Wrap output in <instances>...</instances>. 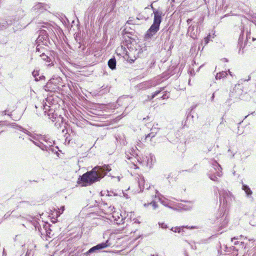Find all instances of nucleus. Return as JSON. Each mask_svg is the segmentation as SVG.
I'll list each match as a JSON object with an SVG mask.
<instances>
[{
	"label": "nucleus",
	"mask_w": 256,
	"mask_h": 256,
	"mask_svg": "<svg viewBox=\"0 0 256 256\" xmlns=\"http://www.w3.org/2000/svg\"><path fill=\"white\" fill-rule=\"evenodd\" d=\"M110 170L111 168L108 165L96 166L92 170L80 176L78 180V184L82 186H91L93 184L100 181L106 175L108 172Z\"/></svg>",
	"instance_id": "obj_1"
},
{
	"label": "nucleus",
	"mask_w": 256,
	"mask_h": 256,
	"mask_svg": "<svg viewBox=\"0 0 256 256\" xmlns=\"http://www.w3.org/2000/svg\"><path fill=\"white\" fill-rule=\"evenodd\" d=\"M127 48L128 50L125 48L123 49V56L131 64L134 62L137 58L140 57L143 52L142 48L136 42L128 44Z\"/></svg>",
	"instance_id": "obj_2"
},
{
	"label": "nucleus",
	"mask_w": 256,
	"mask_h": 256,
	"mask_svg": "<svg viewBox=\"0 0 256 256\" xmlns=\"http://www.w3.org/2000/svg\"><path fill=\"white\" fill-rule=\"evenodd\" d=\"M30 141L36 146L39 147L42 150L48 152H54L55 151L53 148L54 141L48 136L44 135L42 136H41V141L38 142H34V140H30Z\"/></svg>",
	"instance_id": "obj_3"
},
{
	"label": "nucleus",
	"mask_w": 256,
	"mask_h": 256,
	"mask_svg": "<svg viewBox=\"0 0 256 256\" xmlns=\"http://www.w3.org/2000/svg\"><path fill=\"white\" fill-rule=\"evenodd\" d=\"M212 168L216 171L215 173L213 172L212 170H210L208 176V178L216 182H218V178L217 176L221 177L222 174V168L220 164L215 160H212L211 162Z\"/></svg>",
	"instance_id": "obj_4"
},
{
	"label": "nucleus",
	"mask_w": 256,
	"mask_h": 256,
	"mask_svg": "<svg viewBox=\"0 0 256 256\" xmlns=\"http://www.w3.org/2000/svg\"><path fill=\"white\" fill-rule=\"evenodd\" d=\"M220 202H223L224 204L230 203L233 198L232 194L227 190H222L218 191Z\"/></svg>",
	"instance_id": "obj_5"
},
{
	"label": "nucleus",
	"mask_w": 256,
	"mask_h": 256,
	"mask_svg": "<svg viewBox=\"0 0 256 256\" xmlns=\"http://www.w3.org/2000/svg\"><path fill=\"white\" fill-rule=\"evenodd\" d=\"M48 116L52 122H56L55 125L58 128H60L64 124V118L61 116H58L56 114H54L51 110H49Z\"/></svg>",
	"instance_id": "obj_6"
},
{
	"label": "nucleus",
	"mask_w": 256,
	"mask_h": 256,
	"mask_svg": "<svg viewBox=\"0 0 256 256\" xmlns=\"http://www.w3.org/2000/svg\"><path fill=\"white\" fill-rule=\"evenodd\" d=\"M110 245L108 240H107L105 242H101L92 246L86 252V254L87 255H90L92 253H98L100 250L109 246Z\"/></svg>",
	"instance_id": "obj_7"
},
{
	"label": "nucleus",
	"mask_w": 256,
	"mask_h": 256,
	"mask_svg": "<svg viewBox=\"0 0 256 256\" xmlns=\"http://www.w3.org/2000/svg\"><path fill=\"white\" fill-rule=\"evenodd\" d=\"M36 44H41L42 46H48L50 40L47 32L44 30H40L38 36L36 40Z\"/></svg>",
	"instance_id": "obj_8"
},
{
	"label": "nucleus",
	"mask_w": 256,
	"mask_h": 256,
	"mask_svg": "<svg viewBox=\"0 0 256 256\" xmlns=\"http://www.w3.org/2000/svg\"><path fill=\"white\" fill-rule=\"evenodd\" d=\"M20 18H8L6 20L0 22V30H3L9 26L14 24L16 22H18Z\"/></svg>",
	"instance_id": "obj_9"
},
{
	"label": "nucleus",
	"mask_w": 256,
	"mask_h": 256,
	"mask_svg": "<svg viewBox=\"0 0 256 256\" xmlns=\"http://www.w3.org/2000/svg\"><path fill=\"white\" fill-rule=\"evenodd\" d=\"M50 8L48 4L42 2H38L32 8V10L42 12L44 10H47Z\"/></svg>",
	"instance_id": "obj_10"
},
{
	"label": "nucleus",
	"mask_w": 256,
	"mask_h": 256,
	"mask_svg": "<svg viewBox=\"0 0 256 256\" xmlns=\"http://www.w3.org/2000/svg\"><path fill=\"white\" fill-rule=\"evenodd\" d=\"M160 29V26L152 24L145 35L146 39L150 38Z\"/></svg>",
	"instance_id": "obj_11"
},
{
	"label": "nucleus",
	"mask_w": 256,
	"mask_h": 256,
	"mask_svg": "<svg viewBox=\"0 0 256 256\" xmlns=\"http://www.w3.org/2000/svg\"><path fill=\"white\" fill-rule=\"evenodd\" d=\"M150 6H151L152 8V10L154 11V14L153 24H156V25L160 26V24L162 22V12L158 10H156L154 8L152 4H150Z\"/></svg>",
	"instance_id": "obj_12"
},
{
	"label": "nucleus",
	"mask_w": 256,
	"mask_h": 256,
	"mask_svg": "<svg viewBox=\"0 0 256 256\" xmlns=\"http://www.w3.org/2000/svg\"><path fill=\"white\" fill-rule=\"evenodd\" d=\"M156 194H158V200L160 202V203L162 204H163L165 206L168 207L170 208H172V206H169V203H168V200H163L162 198L164 196L161 194H158V192L157 190H156ZM156 197H157V196H156Z\"/></svg>",
	"instance_id": "obj_13"
},
{
	"label": "nucleus",
	"mask_w": 256,
	"mask_h": 256,
	"mask_svg": "<svg viewBox=\"0 0 256 256\" xmlns=\"http://www.w3.org/2000/svg\"><path fill=\"white\" fill-rule=\"evenodd\" d=\"M216 218L218 220V222H220L223 219L224 220V223L222 226H224L228 222V221L226 220V216H225L224 214H223V210H220V212L216 214Z\"/></svg>",
	"instance_id": "obj_14"
},
{
	"label": "nucleus",
	"mask_w": 256,
	"mask_h": 256,
	"mask_svg": "<svg viewBox=\"0 0 256 256\" xmlns=\"http://www.w3.org/2000/svg\"><path fill=\"white\" fill-rule=\"evenodd\" d=\"M194 26H190L188 30V34L190 35V36L194 39L196 38L197 35V29L195 30Z\"/></svg>",
	"instance_id": "obj_15"
},
{
	"label": "nucleus",
	"mask_w": 256,
	"mask_h": 256,
	"mask_svg": "<svg viewBox=\"0 0 256 256\" xmlns=\"http://www.w3.org/2000/svg\"><path fill=\"white\" fill-rule=\"evenodd\" d=\"M108 67L112 70L116 68V62L114 57L109 60L108 62Z\"/></svg>",
	"instance_id": "obj_16"
},
{
	"label": "nucleus",
	"mask_w": 256,
	"mask_h": 256,
	"mask_svg": "<svg viewBox=\"0 0 256 256\" xmlns=\"http://www.w3.org/2000/svg\"><path fill=\"white\" fill-rule=\"evenodd\" d=\"M188 204H180L178 208L185 210H190L192 208V206L190 202H188Z\"/></svg>",
	"instance_id": "obj_17"
},
{
	"label": "nucleus",
	"mask_w": 256,
	"mask_h": 256,
	"mask_svg": "<svg viewBox=\"0 0 256 256\" xmlns=\"http://www.w3.org/2000/svg\"><path fill=\"white\" fill-rule=\"evenodd\" d=\"M28 136L30 137L29 139L30 140H35V142H38L39 141H41V136H43L42 134H32L31 132H29V134H28Z\"/></svg>",
	"instance_id": "obj_18"
},
{
	"label": "nucleus",
	"mask_w": 256,
	"mask_h": 256,
	"mask_svg": "<svg viewBox=\"0 0 256 256\" xmlns=\"http://www.w3.org/2000/svg\"><path fill=\"white\" fill-rule=\"evenodd\" d=\"M242 190L245 192L246 194L248 197H250L252 196V192L249 186L248 185L246 184H242Z\"/></svg>",
	"instance_id": "obj_19"
},
{
	"label": "nucleus",
	"mask_w": 256,
	"mask_h": 256,
	"mask_svg": "<svg viewBox=\"0 0 256 256\" xmlns=\"http://www.w3.org/2000/svg\"><path fill=\"white\" fill-rule=\"evenodd\" d=\"M137 178L138 179V184L139 187L140 189L144 188V184L145 182L144 178L143 176H138L137 177Z\"/></svg>",
	"instance_id": "obj_20"
},
{
	"label": "nucleus",
	"mask_w": 256,
	"mask_h": 256,
	"mask_svg": "<svg viewBox=\"0 0 256 256\" xmlns=\"http://www.w3.org/2000/svg\"><path fill=\"white\" fill-rule=\"evenodd\" d=\"M114 220L118 224H123L124 222L125 218H124L122 215H120V216H118L117 218L114 216Z\"/></svg>",
	"instance_id": "obj_21"
},
{
	"label": "nucleus",
	"mask_w": 256,
	"mask_h": 256,
	"mask_svg": "<svg viewBox=\"0 0 256 256\" xmlns=\"http://www.w3.org/2000/svg\"><path fill=\"white\" fill-rule=\"evenodd\" d=\"M227 74H228L226 72L222 71V72L218 73L216 74V80H218V79L220 80L221 78L226 77Z\"/></svg>",
	"instance_id": "obj_22"
},
{
	"label": "nucleus",
	"mask_w": 256,
	"mask_h": 256,
	"mask_svg": "<svg viewBox=\"0 0 256 256\" xmlns=\"http://www.w3.org/2000/svg\"><path fill=\"white\" fill-rule=\"evenodd\" d=\"M44 228L47 235L51 234V229L50 228V224L48 223H45L44 224Z\"/></svg>",
	"instance_id": "obj_23"
},
{
	"label": "nucleus",
	"mask_w": 256,
	"mask_h": 256,
	"mask_svg": "<svg viewBox=\"0 0 256 256\" xmlns=\"http://www.w3.org/2000/svg\"><path fill=\"white\" fill-rule=\"evenodd\" d=\"M16 129L18 130L21 131L26 134H29V131L24 128L18 125Z\"/></svg>",
	"instance_id": "obj_24"
},
{
	"label": "nucleus",
	"mask_w": 256,
	"mask_h": 256,
	"mask_svg": "<svg viewBox=\"0 0 256 256\" xmlns=\"http://www.w3.org/2000/svg\"><path fill=\"white\" fill-rule=\"evenodd\" d=\"M136 148H132L129 151H128L127 152H128L131 156H137L138 154L136 152V150H138L137 148L136 147Z\"/></svg>",
	"instance_id": "obj_25"
},
{
	"label": "nucleus",
	"mask_w": 256,
	"mask_h": 256,
	"mask_svg": "<svg viewBox=\"0 0 256 256\" xmlns=\"http://www.w3.org/2000/svg\"><path fill=\"white\" fill-rule=\"evenodd\" d=\"M148 204H150V205H151V206H152V209H153L154 210H156V209H157V208H158V204H156V202L155 201H154V200L152 201V202H150V203H148Z\"/></svg>",
	"instance_id": "obj_26"
},
{
	"label": "nucleus",
	"mask_w": 256,
	"mask_h": 256,
	"mask_svg": "<svg viewBox=\"0 0 256 256\" xmlns=\"http://www.w3.org/2000/svg\"><path fill=\"white\" fill-rule=\"evenodd\" d=\"M164 90V88H161L159 90L156 91L152 96L151 99L154 98L156 96H158L162 90Z\"/></svg>",
	"instance_id": "obj_27"
},
{
	"label": "nucleus",
	"mask_w": 256,
	"mask_h": 256,
	"mask_svg": "<svg viewBox=\"0 0 256 256\" xmlns=\"http://www.w3.org/2000/svg\"><path fill=\"white\" fill-rule=\"evenodd\" d=\"M184 226H182V228H180V227H178V226H176V227H172L171 228L170 230L174 232H180V230H181V228H183Z\"/></svg>",
	"instance_id": "obj_28"
},
{
	"label": "nucleus",
	"mask_w": 256,
	"mask_h": 256,
	"mask_svg": "<svg viewBox=\"0 0 256 256\" xmlns=\"http://www.w3.org/2000/svg\"><path fill=\"white\" fill-rule=\"evenodd\" d=\"M37 44V46L36 48V52H42V50L44 49V48L40 46V45L42 44Z\"/></svg>",
	"instance_id": "obj_29"
},
{
	"label": "nucleus",
	"mask_w": 256,
	"mask_h": 256,
	"mask_svg": "<svg viewBox=\"0 0 256 256\" xmlns=\"http://www.w3.org/2000/svg\"><path fill=\"white\" fill-rule=\"evenodd\" d=\"M156 134L153 133V132L151 131L150 133L148 134V135L146 136L145 140H147L149 138H150L151 139L152 138L154 137Z\"/></svg>",
	"instance_id": "obj_30"
},
{
	"label": "nucleus",
	"mask_w": 256,
	"mask_h": 256,
	"mask_svg": "<svg viewBox=\"0 0 256 256\" xmlns=\"http://www.w3.org/2000/svg\"><path fill=\"white\" fill-rule=\"evenodd\" d=\"M40 56L42 57V59L44 60L48 61V59L49 58V57L45 54L42 52V54L40 55Z\"/></svg>",
	"instance_id": "obj_31"
},
{
	"label": "nucleus",
	"mask_w": 256,
	"mask_h": 256,
	"mask_svg": "<svg viewBox=\"0 0 256 256\" xmlns=\"http://www.w3.org/2000/svg\"><path fill=\"white\" fill-rule=\"evenodd\" d=\"M42 106L44 107V109L45 110V113L46 112V110H48L50 108V106H48L46 102H44V100L43 101Z\"/></svg>",
	"instance_id": "obj_32"
},
{
	"label": "nucleus",
	"mask_w": 256,
	"mask_h": 256,
	"mask_svg": "<svg viewBox=\"0 0 256 256\" xmlns=\"http://www.w3.org/2000/svg\"><path fill=\"white\" fill-rule=\"evenodd\" d=\"M158 130H159V129L158 128H156V126H153L151 128V131L153 133H155V134H157Z\"/></svg>",
	"instance_id": "obj_33"
},
{
	"label": "nucleus",
	"mask_w": 256,
	"mask_h": 256,
	"mask_svg": "<svg viewBox=\"0 0 256 256\" xmlns=\"http://www.w3.org/2000/svg\"><path fill=\"white\" fill-rule=\"evenodd\" d=\"M8 111H9V110H4V111L2 112H1V113H2V114H1V115H2V116H4V115H6V114H7V115H8V116H12V115L11 113H10V114H7V112H8Z\"/></svg>",
	"instance_id": "obj_34"
},
{
	"label": "nucleus",
	"mask_w": 256,
	"mask_h": 256,
	"mask_svg": "<svg viewBox=\"0 0 256 256\" xmlns=\"http://www.w3.org/2000/svg\"><path fill=\"white\" fill-rule=\"evenodd\" d=\"M210 36L209 35L204 38V45L207 44L209 42Z\"/></svg>",
	"instance_id": "obj_35"
},
{
	"label": "nucleus",
	"mask_w": 256,
	"mask_h": 256,
	"mask_svg": "<svg viewBox=\"0 0 256 256\" xmlns=\"http://www.w3.org/2000/svg\"><path fill=\"white\" fill-rule=\"evenodd\" d=\"M146 158L147 159V162H146V166H149L150 168H151V166H152V164L151 163V162H150V159L148 158L147 157Z\"/></svg>",
	"instance_id": "obj_36"
},
{
	"label": "nucleus",
	"mask_w": 256,
	"mask_h": 256,
	"mask_svg": "<svg viewBox=\"0 0 256 256\" xmlns=\"http://www.w3.org/2000/svg\"><path fill=\"white\" fill-rule=\"evenodd\" d=\"M160 226L162 228H168V226L167 225L164 223V222H162V223H158Z\"/></svg>",
	"instance_id": "obj_37"
},
{
	"label": "nucleus",
	"mask_w": 256,
	"mask_h": 256,
	"mask_svg": "<svg viewBox=\"0 0 256 256\" xmlns=\"http://www.w3.org/2000/svg\"><path fill=\"white\" fill-rule=\"evenodd\" d=\"M38 71H34L32 72V75L35 78V80L38 81V79L36 78V76H38Z\"/></svg>",
	"instance_id": "obj_38"
},
{
	"label": "nucleus",
	"mask_w": 256,
	"mask_h": 256,
	"mask_svg": "<svg viewBox=\"0 0 256 256\" xmlns=\"http://www.w3.org/2000/svg\"><path fill=\"white\" fill-rule=\"evenodd\" d=\"M8 125H10L12 128H15V129L18 126V124H17L16 123H14V122L9 124Z\"/></svg>",
	"instance_id": "obj_39"
},
{
	"label": "nucleus",
	"mask_w": 256,
	"mask_h": 256,
	"mask_svg": "<svg viewBox=\"0 0 256 256\" xmlns=\"http://www.w3.org/2000/svg\"><path fill=\"white\" fill-rule=\"evenodd\" d=\"M238 46L240 48V50H239V53H240V49L242 48V42H241V40H240V37L239 40H238Z\"/></svg>",
	"instance_id": "obj_40"
},
{
	"label": "nucleus",
	"mask_w": 256,
	"mask_h": 256,
	"mask_svg": "<svg viewBox=\"0 0 256 256\" xmlns=\"http://www.w3.org/2000/svg\"><path fill=\"white\" fill-rule=\"evenodd\" d=\"M133 18H130L127 21V23L128 24H134V22H133Z\"/></svg>",
	"instance_id": "obj_41"
},
{
	"label": "nucleus",
	"mask_w": 256,
	"mask_h": 256,
	"mask_svg": "<svg viewBox=\"0 0 256 256\" xmlns=\"http://www.w3.org/2000/svg\"><path fill=\"white\" fill-rule=\"evenodd\" d=\"M60 210L61 211V212H59V214H58V216H60V214H61L64 211V206H62L60 207Z\"/></svg>",
	"instance_id": "obj_42"
},
{
	"label": "nucleus",
	"mask_w": 256,
	"mask_h": 256,
	"mask_svg": "<svg viewBox=\"0 0 256 256\" xmlns=\"http://www.w3.org/2000/svg\"><path fill=\"white\" fill-rule=\"evenodd\" d=\"M167 93L164 94L162 96L161 98L162 99L168 98V96L167 95Z\"/></svg>",
	"instance_id": "obj_43"
},
{
	"label": "nucleus",
	"mask_w": 256,
	"mask_h": 256,
	"mask_svg": "<svg viewBox=\"0 0 256 256\" xmlns=\"http://www.w3.org/2000/svg\"><path fill=\"white\" fill-rule=\"evenodd\" d=\"M130 154L128 152H126V157L128 160H130L132 158V157L130 156L129 155Z\"/></svg>",
	"instance_id": "obj_44"
},
{
	"label": "nucleus",
	"mask_w": 256,
	"mask_h": 256,
	"mask_svg": "<svg viewBox=\"0 0 256 256\" xmlns=\"http://www.w3.org/2000/svg\"><path fill=\"white\" fill-rule=\"evenodd\" d=\"M214 96H215V95H214V93H213L211 98H210V101L211 102H214Z\"/></svg>",
	"instance_id": "obj_45"
},
{
	"label": "nucleus",
	"mask_w": 256,
	"mask_h": 256,
	"mask_svg": "<svg viewBox=\"0 0 256 256\" xmlns=\"http://www.w3.org/2000/svg\"><path fill=\"white\" fill-rule=\"evenodd\" d=\"M125 98H119L118 100V104H120V103L122 102L123 100H124Z\"/></svg>",
	"instance_id": "obj_46"
},
{
	"label": "nucleus",
	"mask_w": 256,
	"mask_h": 256,
	"mask_svg": "<svg viewBox=\"0 0 256 256\" xmlns=\"http://www.w3.org/2000/svg\"><path fill=\"white\" fill-rule=\"evenodd\" d=\"M21 12L22 13V16H21V18H22V16H24V15L25 14H24V11H23V10H20V14H20V13H21Z\"/></svg>",
	"instance_id": "obj_47"
},
{
	"label": "nucleus",
	"mask_w": 256,
	"mask_h": 256,
	"mask_svg": "<svg viewBox=\"0 0 256 256\" xmlns=\"http://www.w3.org/2000/svg\"><path fill=\"white\" fill-rule=\"evenodd\" d=\"M6 122V121H0V126L5 124L4 123Z\"/></svg>",
	"instance_id": "obj_48"
},
{
	"label": "nucleus",
	"mask_w": 256,
	"mask_h": 256,
	"mask_svg": "<svg viewBox=\"0 0 256 256\" xmlns=\"http://www.w3.org/2000/svg\"><path fill=\"white\" fill-rule=\"evenodd\" d=\"M238 239H239V238H238V236L234 237V238H231V241L233 242L234 240H238Z\"/></svg>",
	"instance_id": "obj_49"
},
{
	"label": "nucleus",
	"mask_w": 256,
	"mask_h": 256,
	"mask_svg": "<svg viewBox=\"0 0 256 256\" xmlns=\"http://www.w3.org/2000/svg\"><path fill=\"white\" fill-rule=\"evenodd\" d=\"M192 19L189 18V19H188V20H187V22H188V24H190L191 22H192Z\"/></svg>",
	"instance_id": "obj_50"
},
{
	"label": "nucleus",
	"mask_w": 256,
	"mask_h": 256,
	"mask_svg": "<svg viewBox=\"0 0 256 256\" xmlns=\"http://www.w3.org/2000/svg\"><path fill=\"white\" fill-rule=\"evenodd\" d=\"M154 155H152V154H150V160H151V161L152 160V158H153V157H154Z\"/></svg>",
	"instance_id": "obj_51"
},
{
	"label": "nucleus",
	"mask_w": 256,
	"mask_h": 256,
	"mask_svg": "<svg viewBox=\"0 0 256 256\" xmlns=\"http://www.w3.org/2000/svg\"><path fill=\"white\" fill-rule=\"evenodd\" d=\"M240 245H241L242 247H244V248H246V246H244V242H240Z\"/></svg>",
	"instance_id": "obj_52"
},
{
	"label": "nucleus",
	"mask_w": 256,
	"mask_h": 256,
	"mask_svg": "<svg viewBox=\"0 0 256 256\" xmlns=\"http://www.w3.org/2000/svg\"><path fill=\"white\" fill-rule=\"evenodd\" d=\"M198 164H196L194 166V168H198Z\"/></svg>",
	"instance_id": "obj_53"
},
{
	"label": "nucleus",
	"mask_w": 256,
	"mask_h": 256,
	"mask_svg": "<svg viewBox=\"0 0 256 256\" xmlns=\"http://www.w3.org/2000/svg\"><path fill=\"white\" fill-rule=\"evenodd\" d=\"M238 244V241H236V242H234V245H236V244Z\"/></svg>",
	"instance_id": "obj_54"
},
{
	"label": "nucleus",
	"mask_w": 256,
	"mask_h": 256,
	"mask_svg": "<svg viewBox=\"0 0 256 256\" xmlns=\"http://www.w3.org/2000/svg\"><path fill=\"white\" fill-rule=\"evenodd\" d=\"M148 118H149V117H148V116H147V118H143V120H147V119H148Z\"/></svg>",
	"instance_id": "obj_55"
},
{
	"label": "nucleus",
	"mask_w": 256,
	"mask_h": 256,
	"mask_svg": "<svg viewBox=\"0 0 256 256\" xmlns=\"http://www.w3.org/2000/svg\"><path fill=\"white\" fill-rule=\"evenodd\" d=\"M19 138H22V140H24V138H23V137H22V136H19Z\"/></svg>",
	"instance_id": "obj_56"
},
{
	"label": "nucleus",
	"mask_w": 256,
	"mask_h": 256,
	"mask_svg": "<svg viewBox=\"0 0 256 256\" xmlns=\"http://www.w3.org/2000/svg\"><path fill=\"white\" fill-rule=\"evenodd\" d=\"M48 83L46 84V85L45 86V90H46V88H48Z\"/></svg>",
	"instance_id": "obj_57"
},
{
	"label": "nucleus",
	"mask_w": 256,
	"mask_h": 256,
	"mask_svg": "<svg viewBox=\"0 0 256 256\" xmlns=\"http://www.w3.org/2000/svg\"><path fill=\"white\" fill-rule=\"evenodd\" d=\"M196 227L194 226H192L190 228V229H193V228H194Z\"/></svg>",
	"instance_id": "obj_58"
},
{
	"label": "nucleus",
	"mask_w": 256,
	"mask_h": 256,
	"mask_svg": "<svg viewBox=\"0 0 256 256\" xmlns=\"http://www.w3.org/2000/svg\"><path fill=\"white\" fill-rule=\"evenodd\" d=\"M84 256H90V255H87L86 252L84 254Z\"/></svg>",
	"instance_id": "obj_59"
},
{
	"label": "nucleus",
	"mask_w": 256,
	"mask_h": 256,
	"mask_svg": "<svg viewBox=\"0 0 256 256\" xmlns=\"http://www.w3.org/2000/svg\"><path fill=\"white\" fill-rule=\"evenodd\" d=\"M117 178H118V180L119 182L120 180V176H118L117 177Z\"/></svg>",
	"instance_id": "obj_60"
},
{
	"label": "nucleus",
	"mask_w": 256,
	"mask_h": 256,
	"mask_svg": "<svg viewBox=\"0 0 256 256\" xmlns=\"http://www.w3.org/2000/svg\"><path fill=\"white\" fill-rule=\"evenodd\" d=\"M149 205H150V204H144V206H149Z\"/></svg>",
	"instance_id": "obj_61"
},
{
	"label": "nucleus",
	"mask_w": 256,
	"mask_h": 256,
	"mask_svg": "<svg viewBox=\"0 0 256 256\" xmlns=\"http://www.w3.org/2000/svg\"><path fill=\"white\" fill-rule=\"evenodd\" d=\"M228 72H229V74H230L232 76V72H231L230 70H228Z\"/></svg>",
	"instance_id": "obj_62"
},
{
	"label": "nucleus",
	"mask_w": 256,
	"mask_h": 256,
	"mask_svg": "<svg viewBox=\"0 0 256 256\" xmlns=\"http://www.w3.org/2000/svg\"><path fill=\"white\" fill-rule=\"evenodd\" d=\"M256 40V38H252V40H253V41H254Z\"/></svg>",
	"instance_id": "obj_63"
},
{
	"label": "nucleus",
	"mask_w": 256,
	"mask_h": 256,
	"mask_svg": "<svg viewBox=\"0 0 256 256\" xmlns=\"http://www.w3.org/2000/svg\"><path fill=\"white\" fill-rule=\"evenodd\" d=\"M253 22L254 24L256 25V22Z\"/></svg>",
	"instance_id": "obj_64"
}]
</instances>
